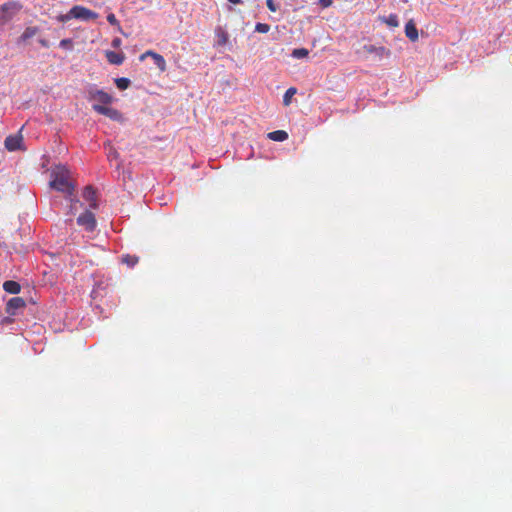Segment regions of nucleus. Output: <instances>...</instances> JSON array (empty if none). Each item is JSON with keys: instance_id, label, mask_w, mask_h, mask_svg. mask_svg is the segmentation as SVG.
I'll use <instances>...</instances> for the list:
<instances>
[{"instance_id": "obj_1", "label": "nucleus", "mask_w": 512, "mask_h": 512, "mask_svg": "<svg viewBox=\"0 0 512 512\" xmlns=\"http://www.w3.org/2000/svg\"><path fill=\"white\" fill-rule=\"evenodd\" d=\"M50 186L60 192L66 193L68 196L73 195L74 186L71 182L69 170L64 166H56L51 171Z\"/></svg>"}, {"instance_id": "obj_9", "label": "nucleus", "mask_w": 512, "mask_h": 512, "mask_svg": "<svg viewBox=\"0 0 512 512\" xmlns=\"http://www.w3.org/2000/svg\"><path fill=\"white\" fill-rule=\"evenodd\" d=\"M26 306V302L22 297H13L6 304V312L9 315H15L19 309Z\"/></svg>"}, {"instance_id": "obj_3", "label": "nucleus", "mask_w": 512, "mask_h": 512, "mask_svg": "<svg viewBox=\"0 0 512 512\" xmlns=\"http://www.w3.org/2000/svg\"><path fill=\"white\" fill-rule=\"evenodd\" d=\"M359 53L372 54L377 60H382L384 58H389L391 56V51L388 48L384 46H376L373 44L363 45Z\"/></svg>"}, {"instance_id": "obj_18", "label": "nucleus", "mask_w": 512, "mask_h": 512, "mask_svg": "<svg viewBox=\"0 0 512 512\" xmlns=\"http://www.w3.org/2000/svg\"><path fill=\"white\" fill-rule=\"evenodd\" d=\"M297 93V89L294 87H290L283 96V104L284 106H289L292 100V97Z\"/></svg>"}, {"instance_id": "obj_27", "label": "nucleus", "mask_w": 512, "mask_h": 512, "mask_svg": "<svg viewBox=\"0 0 512 512\" xmlns=\"http://www.w3.org/2000/svg\"><path fill=\"white\" fill-rule=\"evenodd\" d=\"M138 258H123V262L126 263L128 266L133 267L137 263Z\"/></svg>"}, {"instance_id": "obj_26", "label": "nucleus", "mask_w": 512, "mask_h": 512, "mask_svg": "<svg viewBox=\"0 0 512 512\" xmlns=\"http://www.w3.org/2000/svg\"><path fill=\"white\" fill-rule=\"evenodd\" d=\"M107 21L111 24V25H119V22L116 18V16L113 14V13H110L107 15Z\"/></svg>"}, {"instance_id": "obj_5", "label": "nucleus", "mask_w": 512, "mask_h": 512, "mask_svg": "<svg viewBox=\"0 0 512 512\" xmlns=\"http://www.w3.org/2000/svg\"><path fill=\"white\" fill-rule=\"evenodd\" d=\"M71 15H73L75 19H81L84 21L94 20L98 17V14L94 11L78 5L71 8Z\"/></svg>"}, {"instance_id": "obj_12", "label": "nucleus", "mask_w": 512, "mask_h": 512, "mask_svg": "<svg viewBox=\"0 0 512 512\" xmlns=\"http://www.w3.org/2000/svg\"><path fill=\"white\" fill-rule=\"evenodd\" d=\"M106 58L109 63L114 65H120L123 63L125 56L123 53L114 52V51H106Z\"/></svg>"}, {"instance_id": "obj_28", "label": "nucleus", "mask_w": 512, "mask_h": 512, "mask_svg": "<svg viewBox=\"0 0 512 512\" xmlns=\"http://www.w3.org/2000/svg\"><path fill=\"white\" fill-rule=\"evenodd\" d=\"M107 157H108L109 160H111L113 158H117L118 157V153H117V151L113 147H110L109 148V152L107 154Z\"/></svg>"}, {"instance_id": "obj_29", "label": "nucleus", "mask_w": 512, "mask_h": 512, "mask_svg": "<svg viewBox=\"0 0 512 512\" xmlns=\"http://www.w3.org/2000/svg\"><path fill=\"white\" fill-rule=\"evenodd\" d=\"M333 3V0H319V4L323 7V8H327L329 6H331Z\"/></svg>"}, {"instance_id": "obj_19", "label": "nucleus", "mask_w": 512, "mask_h": 512, "mask_svg": "<svg viewBox=\"0 0 512 512\" xmlns=\"http://www.w3.org/2000/svg\"><path fill=\"white\" fill-rule=\"evenodd\" d=\"M308 54L309 51L306 48H298L292 51V56L297 59L305 58L308 56Z\"/></svg>"}, {"instance_id": "obj_7", "label": "nucleus", "mask_w": 512, "mask_h": 512, "mask_svg": "<svg viewBox=\"0 0 512 512\" xmlns=\"http://www.w3.org/2000/svg\"><path fill=\"white\" fill-rule=\"evenodd\" d=\"M89 99L94 101L93 104L107 106L113 101V97L103 90L92 89L89 91Z\"/></svg>"}, {"instance_id": "obj_23", "label": "nucleus", "mask_w": 512, "mask_h": 512, "mask_svg": "<svg viewBox=\"0 0 512 512\" xmlns=\"http://www.w3.org/2000/svg\"><path fill=\"white\" fill-rule=\"evenodd\" d=\"M61 48L64 49H72L73 47V41L71 39H62L59 43Z\"/></svg>"}, {"instance_id": "obj_8", "label": "nucleus", "mask_w": 512, "mask_h": 512, "mask_svg": "<svg viewBox=\"0 0 512 512\" xmlns=\"http://www.w3.org/2000/svg\"><path fill=\"white\" fill-rule=\"evenodd\" d=\"M5 148L8 151H17V150H23V137L20 133L9 135L5 139Z\"/></svg>"}, {"instance_id": "obj_11", "label": "nucleus", "mask_w": 512, "mask_h": 512, "mask_svg": "<svg viewBox=\"0 0 512 512\" xmlns=\"http://www.w3.org/2000/svg\"><path fill=\"white\" fill-rule=\"evenodd\" d=\"M82 197L85 201L88 202L89 207L91 209H96L98 207L96 191L92 186H86L82 192Z\"/></svg>"}, {"instance_id": "obj_16", "label": "nucleus", "mask_w": 512, "mask_h": 512, "mask_svg": "<svg viewBox=\"0 0 512 512\" xmlns=\"http://www.w3.org/2000/svg\"><path fill=\"white\" fill-rule=\"evenodd\" d=\"M268 138L273 141L282 142L288 138L287 132L283 130H276L268 134Z\"/></svg>"}, {"instance_id": "obj_24", "label": "nucleus", "mask_w": 512, "mask_h": 512, "mask_svg": "<svg viewBox=\"0 0 512 512\" xmlns=\"http://www.w3.org/2000/svg\"><path fill=\"white\" fill-rule=\"evenodd\" d=\"M74 18L73 15H71V10L67 14H62L57 17V20L59 22H67L70 19Z\"/></svg>"}, {"instance_id": "obj_22", "label": "nucleus", "mask_w": 512, "mask_h": 512, "mask_svg": "<svg viewBox=\"0 0 512 512\" xmlns=\"http://www.w3.org/2000/svg\"><path fill=\"white\" fill-rule=\"evenodd\" d=\"M270 30V26L265 23H257L255 26V31L259 33H267Z\"/></svg>"}, {"instance_id": "obj_25", "label": "nucleus", "mask_w": 512, "mask_h": 512, "mask_svg": "<svg viewBox=\"0 0 512 512\" xmlns=\"http://www.w3.org/2000/svg\"><path fill=\"white\" fill-rule=\"evenodd\" d=\"M266 5L272 12H276L278 9V6L275 4L274 0H266Z\"/></svg>"}, {"instance_id": "obj_15", "label": "nucleus", "mask_w": 512, "mask_h": 512, "mask_svg": "<svg viewBox=\"0 0 512 512\" xmlns=\"http://www.w3.org/2000/svg\"><path fill=\"white\" fill-rule=\"evenodd\" d=\"M38 33L37 27H27L22 35L19 37L18 42H26Z\"/></svg>"}, {"instance_id": "obj_21", "label": "nucleus", "mask_w": 512, "mask_h": 512, "mask_svg": "<svg viewBox=\"0 0 512 512\" xmlns=\"http://www.w3.org/2000/svg\"><path fill=\"white\" fill-rule=\"evenodd\" d=\"M384 21L390 27H397L399 25L398 17L395 14L389 15Z\"/></svg>"}, {"instance_id": "obj_6", "label": "nucleus", "mask_w": 512, "mask_h": 512, "mask_svg": "<svg viewBox=\"0 0 512 512\" xmlns=\"http://www.w3.org/2000/svg\"><path fill=\"white\" fill-rule=\"evenodd\" d=\"M77 224L82 226L86 231L91 232L96 227L95 215L91 211L86 210L77 218Z\"/></svg>"}, {"instance_id": "obj_17", "label": "nucleus", "mask_w": 512, "mask_h": 512, "mask_svg": "<svg viewBox=\"0 0 512 512\" xmlns=\"http://www.w3.org/2000/svg\"><path fill=\"white\" fill-rule=\"evenodd\" d=\"M216 37L218 45H225L228 41V34L221 27L216 29Z\"/></svg>"}, {"instance_id": "obj_30", "label": "nucleus", "mask_w": 512, "mask_h": 512, "mask_svg": "<svg viewBox=\"0 0 512 512\" xmlns=\"http://www.w3.org/2000/svg\"><path fill=\"white\" fill-rule=\"evenodd\" d=\"M71 202H72V204H71V211H72V213H73V212H74V210H76V205L79 203V201H78V200L71 199Z\"/></svg>"}, {"instance_id": "obj_32", "label": "nucleus", "mask_w": 512, "mask_h": 512, "mask_svg": "<svg viewBox=\"0 0 512 512\" xmlns=\"http://www.w3.org/2000/svg\"><path fill=\"white\" fill-rule=\"evenodd\" d=\"M228 1L233 4H239L241 2V0H228Z\"/></svg>"}, {"instance_id": "obj_14", "label": "nucleus", "mask_w": 512, "mask_h": 512, "mask_svg": "<svg viewBox=\"0 0 512 512\" xmlns=\"http://www.w3.org/2000/svg\"><path fill=\"white\" fill-rule=\"evenodd\" d=\"M3 289L10 294H18L21 291V286L16 281L8 280L3 283Z\"/></svg>"}, {"instance_id": "obj_2", "label": "nucleus", "mask_w": 512, "mask_h": 512, "mask_svg": "<svg viewBox=\"0 0 512 512\" xmlns=\"http://www.w3.org/2000/svg\"><path fill=\"white\" fill-rule=\"evenodd\" d=\"M22 5L19 2H7L0 6V27L8 24L14 16L21 10Z\"/></svg>"}, {"instance_id": "obj_33", "label": "nucleus", "mask_w": 512, "mask_h": 512, "mask_svg": "<svg viewBox=\"0 0 512 512\" xmlns=\"http://www.w3.org/2000/svg\"><path fill=\"white\" fill-rule=\"evenodd\" d=\"M40 43H41V45L47 47V42L45 40H41Z\"/></svg>"}, {"instance_id": "obj_31", "label": "nucleus", "mask_w": 512, "mask_h": 512, "mask_svg": "<svg viewBox=\"0 0 512 512\" xmlns=\"http://www.w3.org/2000/svg\"><path fill=\"white\" fill-rule=\"evenodd\" d=\"M121 44V39L119 38H115L113 41H112V45L113 47H119Z\"/></svg>"}, {"instance_id": "obj_10", "label": "nucleus", "mask_w": 512, "mask_h": 512, "mask_svg": "<svg viewBox=\"0 0 512 512\" xmlns=\"http://www.w3.org/2000/svg\"><path fill=\"white\" fill-rule=\"evenodd\" d=\"M146 57H151L160 71L164 72L166 70V61L162 55L148 50L140 56V60H144Z\"/></svg>"}, {"instance_id": "obj_13", "label": "nucleus", "mask_w": 512, "mask_h": 512, "mask_svg": "<svg viewBox=\"0 0 512 512\" xmlns=\"http://www.w3.org/2000/svg\"><path fill=\"white\" fill-rule=\"evenodd\" d=\"M405 34L413 42L418 39V30L412 20L406 23Z\"/></svg>"}, {"instance_id": "obj_20", "label": "nucleus", "mask_w": 512, "mask_h": 512, "mask_svg": "<svg viewBox=\"0 0 512 512\" xmlns=\"http://www.w3.org/2000/svg\"><path fill=\"white\" fill-rule=\"evenodd\" d=\"M115 83L120 90H125L129 87L130 80L128 78H117Z\"/></svg>"}, {"instance_id": "obj_4", "label": "nucleus", "mask_w": 512, "mask_h": 512, "mask_svg": "<svg viewBox=\"0 0 512 512\" xmlns=\"http://www.w3.org/2000/svg\"><path fill=\"white\" fill-rule=\"evenodd\" d=\"M92 108L97 113L104 115L114 121L120 122L123 120L122 114L117 109H114L112 107L104 106V105H100V104H93Z\"/></svg>"}]
</instances>
